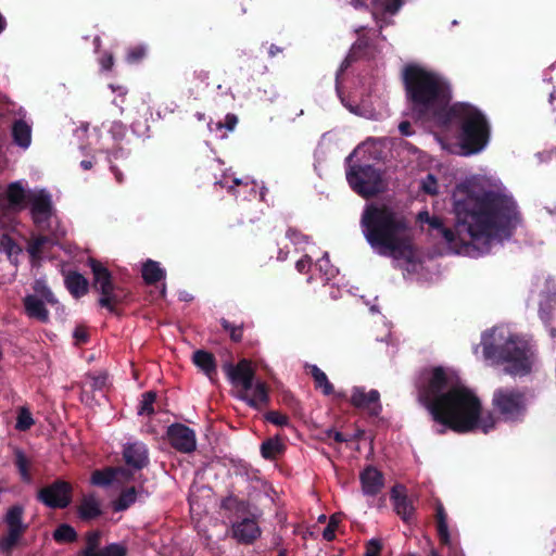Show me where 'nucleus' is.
<instances>
[{"mask_svg":"<svg viewBox=\"0 0 556 556\" xmlns=\"http://www.w3.org/2000/svg\"><path fill=\"white\" fill-rule=\"evenodd\" d=\"M417 391L419 402L440 426L435 430L439 434H444L446 429L466 433L477 428L488 433L495 427L493 414L481 416L478 396L443 367L425 371L417 383Z\"/></svg>","mask_w":556,"mask_h":556,"instance_id":"f257e3e1","label":"nucleus"},{"mask_svg":"<svg viewBox=\"0 0 556 556\" xmlns=\"http://www.w3.org/2000/svg\"><path fill=\"white\" fill-rule=\"evenodd\" d=\"M457 231L466 232L480 252H489L492 240L509 239L521 223V213L511 195L494 190H475L459 185L453 193Z\"/></svg>","mask_w":556,"mask_h":556,"instance_id":"f03ea898","label":"nucleus"},{"mask_svg":"<svg viewBox=\"0 0 556 556\" xmlns=\"http://www.w3.org/2000/svg\"><path fill=\"white\" fill-rule=\"evenodd\" d=\"M361 227L369 245L380 254L404 258L413 254L409 222L390 205L376 202L366 204Z\"/></svg>","mask_w":556,"mask_h":556,"instance_id":"7ed1b4c3","label":"nucleus"},{"mask_svg":"<svg viewBox=\"0 0 556 556\" xmlns=\"http://www.w3.org/2000/svg\"><path fill=\"white\" fill-rule=\"evenodd\" d=\"M402 78L406 99L416 117L433 119L439 124L451 106L452 90L448 81L416 64L405 66Z\"/></svg>","mask_w":556,"mask_h":556,"instance_id":"20e7f679","label":"nucleus"},{"mask_svg":"<svg viewBox=\"0 0 556 556\" xmlns=\"http://www.w3.org/2000/svg\"><path fill=\"white\" fill-rule=\"evenodd\" d=\"M443 116L439 125L458 124L459 144L464 155L477 154L489 143L490 124L478 108L469 103L457 102L451 105Z\"/></svg>","mask_w":556,"mask_h":556,"instance_id":"39448f33","label":"nucleus"},{"mask_svg":"<svg viewBox=\"0 0 556 556\" xmlns=\"http://www.w3.org/2000/svg\"><path fill=\"white\" fill-rule=\"evenodd\" d=\"M483 355L486 359L506 363L505 371L507 374L526 375L530 371L526 345L513 336L501 345L483 342Z\"/></svg>","mask_w":556,"mask_h":556,"instance_id":"423d86ee","label":"nucleus"},{"mask_svg":"<svg viewBox=\"0 0 556 556\" xmlns=\"http://www.w3.org/2000/svg\"><path fill=\"white\" fill-rule=\"evenodd\" d=\"M492 406L504 421L521 420L527 410L526 394L516 388H498L493 393Z\"/></svg>","mask_w":556,"mask_h":556,"instance_id":"0eeeda50","label":"nucleus"},{"mask_svg":"<svg viewBox=\"0 0 556 556\" xmlns=\"http://www.w3.org/2000/svg\"><path fill=\"white\" fill-rule=\"evenodd\" d=\"M346 180L354 192L365 199L383 191L382 176L374 165H352L346 170Z\"/></svg>","mask_w":556,"mask_h":556,"instance_id":"6e6552de","label":"nucleus"},{"mask_svg":"<svg viewBox=\"0 0 556 556\" xmlns=\"http://www.w3.org/2000/svg\"><path fill=\"white\" fill-rule=\"evenodd\" d=\"M24 508L21 505L11 506L3 518L7 526V533L0 538V551L10 554L18 544L22 536L28 529L23 522Z\"/></svg>","mask_w":556,"mask_h":556,"instance_id":"1a4fd4ad","label":"nucleus"},{"mask_svg":"<svg viewBox=\"0 0 556 556\" xmlns=\"http://www.w3.org/2000/svg\"><path fill=\"white\" fill-rule=\"evenodd\" d=\"M36 498L51 509H64L73 500V486L63 479H55L50 484L40 488Z\"/></svg>","mask_w":556,"mask_h":556,"instance_id":"9d476101","label":"nucleus"},{"mask_svg":"<svg viewBox=\"0 0 556 556\" xmlns=\"http://www.w3.org/2000/svg\"><path fill=\"white\" fill-rule=\"evenodd\" d=\"M223 370L225 371L231 384L235 387H241L242 392L252 391L255 370L252 367L250 359L242 358L236 365L230 362H226L223 365Z\"/></svg>","mask_w":556,"mask_h":556,"instance_id":"9b49d317","label":"nucleus"},{"mask_svg":"<svg viewBox=\"0 0 556 556\" xmlns=\"http://www.w3.org/2000/svg\"><path fill=\"white\" fill-rule=\"evenodd\" d=\"M167 440L173 448L180 453L189 454L197 448V437L193 429L179 422L167 427Z\"/></svg>","mask_w":556,"mask_h":556,"instance_id":"f8f14e48","label":"nucleus"},{"mask_svg":"<svg viewBox=\"0 0 556 556\" xmlns=\"http://www.w3.org/2000/svg\"><path fill=\"white\" fill-rule=\"evenodd\" d=\"M261 534L262 530L254 514L248 515L231 523V536L240 544H253Z\"/></svg>","mask_w":556,"mask_h":556,"instance_id":"ddd939ff","label":"nucleus"},{"mask_svg":"<svg viewBox=\"0 0 556 556\" xmlns=\"http://www.w3.org/2000/svg\"><path fill=\"white\" fill-rule=\"evenodd\" d=\"M390 500L393 503L394 511L403 522L409 525L415 521L414 501L408 497L404 485L395 484L390 491Z\"/></svg>","mask_w":556,"mask_h":556,"instance_id":"4468645a","label":"nucleus"},{"mask_svg":"<svg viewBox=\"0 0 556 556\" xmlns=\"http://www.w3.org/2000/svg\"><path fill=\"white\" fill-rule=\"evenodd\" d=\"M350 403L355 408L368 410L369 415L374 417L379 416L382 410L380 393L375 389L366 392L363 387H354Z\"/></svg>","mask_w":556,"mask_h":556,"instance_id":"2eb2a0df","label":"nucleus"},{"mask_svg":"<svg viewBox=\"0 0 556 556\" xmlns=\"http://www.w3.org/2000/svg\"><path fill=\"white\" fill-rule=\"evenodd\" d=\"M429 232L432 236L441 237L444 241L451 247L458 245H467L469 240H466L463 236L466 232H462L460 235L457 231V223L455 224V231L451 228L446 227L441 217L433 215V217L429 220Z\"/></svg>","mask_w":556,"mask_h":556,"instance_id":"dca6fc26","label":"nucleus"},{"mask_svg":"<svg viewBox=\"0 0 556 556\" xmlns=\"http://www.w3.org/2000/svg\"><path fill=\"white\" fill-rule=\"evenodd\" d=\"M30 192H26L21 181H14L8 185L2 207L11 212H21L29 201Z\"/></svg>","mask_w":556,"mask_h":556,"instance_id":"f3484780","label":"nucleus"},{"mask_svg":"<svg viewBox=\"0 0 556 556\" xmlns=\"http://www.w3.org/2000/svg\"><path fill=\"white\" fill-rule=\"evenodd\" d=\"M30 213L35 224L48 220L53 212L51 195L46 190L29 195Z\"/></svg>","mask_w":556,"mask_h":556,"instance_id":"a211bd4d","label":"nucleus"},{"mask_svg":"<svg viewBox=\"0 0 556 556\" xmlns=\"http://www.w3.org/2000/svg\"><path fill=\"white\" fill-rule=\"evenodd\" d=\"M123 459L135 470H141L149 464V451L144 443H127L123 447Z\"/></svg>","mask_w":556,"mask_h":556,"instance_id":"6ab92c4d","label":"nucleus"},{"mask_svg":"<svg viewBox=\"0 0 556 556\" xmlns=\"http://www.w3.org/2000/svg\"><path fill=\"white\" fill-rule=\"evenodd\" d=\"M88 265L92 273V289L99 294H106L108 289L115 285L112 273L106 266L96 258H89Z\"/></svg>","mask_w":556,"mask_h":556,"instance_id":"aec40b11","label":"nucleus"},{"mask_svg":"<svg viewBox=\"0 0 556 556\" xmlns=\"http://www.w3.org/2000/svg\"><path fill=\"white\" fill-rule=\"evenodd\" d=\"M359 480L364 494L369 496L377 495L384 484L382 472L370 465L359 473Z\"/></svg>","mask_w":556,"mask_h":556,"instance_id":"412c9836","label":"nucleus"},{"mask_svg":"<svg viewBox=\"0 0 556 556\" xmlns=\"http://www.w3.org/2000/svg\"><path fill=\"white\" fill-rule=\"evenodd\" d=\"M130 293L123 287L113 285L108 289V293L100 294L98 304L106 308L112 314H118L117 306L127 301Z\"/></svg>","mask_w":556,"mask_h":556,"instance_id":"4be33fe9","label":"nucleus"},{"mask_svg":"<svg viewBox=\"0 0 556 556\" xmlns=\"http://www.w3.org/2000/svg\"><path fill=\"white\" fill-rule=\"evenodd\" d=\"M220 508L227 513L229 519L236 518L238 520L252 514L250 503L233 494L222 500Z\"/></svg>","mask_w":556,"mask_h":556,"instance_id":"5701e85b","label":"nucleus"},{"mask_svg":"<svg viewBox=\"0 0 556 556\" xmlns=\"http://www.w3.org/2000/svg\"><path fill=\"white\" fill-rule=\"evenodd\" d=\"M25 312L29 318L40 323L49 321V312L46 308L45 301L36 295L29 294L23 299Z\"/></svg>","mask_w":556,"mask_h":556,"instance_id":"b1692460","label":"nucleus"},{"mask_svg":"<svg viewBox=\"0 0 556 556\" xmlns=\"http://www.w3.org/2000/svg\"><path fill=\"white\" fill-rule=\"evenodd\" d=\"M193 364L199 367L211 380L217 375V364L213 353L197 350L192 355Z\"/></svg>","mask_w":556,"mask_h":556,"instance_id":"393cba45","label":"nucleus"},{"mask_svg":"<svg viewBox=\"0 0 556 556\" xmlns=\"http://www.w3.org/2000/svg\"><path fill=\"white\" fill-rule=\"evenodd\" d=\"M241 399L253 408H261V406L267 405L269 402L267 384L264 381H257L252 394H250V392H243Z\"/></svg>","mask_w":556,"mask_h":556,"instance_id":"a878e982","label":"nucleus"},{"mask_svg":"<svg viewBox=\"0 0 556 556\" xmlns=\"http://www.w3.org/2000/svg\"><path fill=\"white\" fill-rule=\"evenodd\" d=\"M65 286L70 293L79 299L88 293L89 282L88 280L78 271H70L65 276Z\"/></svg>","mask_w":556,"mask_h":556,"instance_id":"bb28decb","label":"nucleus"},{"mask_svg":"<svg viewBox=\"0 0 556 556\" xmlns=\"http://www.w3.org/2000/svg\"><path fill=\"white\" fill-rule=\"evenodd\" d=\"M78 515L81 520H93L102 515L99 501L93 495L83 497L78 506Z\"/></svg>","mask_w":556,"mask_h":556,"instance_id":"cd10ccee","label":"nucleus"},{"mask_svg":"<svg viewBox=\"0 0 556 556\" xmlns=\"http://www.w3.org/2000/svg\"><path fill=\"white\" fill-rule=\"evenodd\" d=\"M13 142L27 149L31 142V127L24 119H16L12 125Z\"/></svg>","mask_w":556,"mask_h":556,"instance_id":"c85d7f7f","label":"nucleus"},{"mask_svg":"<svg viewBox=\"0 0 556 556\" xmlns=\"http://www.w3.org/2000/svg\"><path fill=\"white\" fill-rule=\"evenodd\" d=\"M371 48V40L366 35H359L357 40L352 45L351 50L344 61V67H348L350 63L366 56Z\"/></svg>","mask_w":556,"mask_h":556,"instance_id":"c756f323","label":"nucleus"},{"mask_svg":"<svg viewBox=\"0 0 556 556\" xmlns=\"http://www.w3.org/2000/svg\"><path fill=\"white\" fill-rule=\"evenodd\" d=\"M117 472H127V470L124 467H108L103 470H94L91 475V483L108 486L116 479Z\"/></svg>","mask_w":556,"mask_h":556,"instance_id":"7c9ffc66","label":"nucleus"},{"mask_svg":"<svg viewBox=\"0 0 556 556\" xmlns=\"http://www.w3.org/2000/svg\"><path fill=\"white\" fill-rule=\"evenodd\" d=\"M142 278L147 285H155L165 278V270L155 261L148 260L142 265Z\"/></svg>","mask_w":556,"mask_h":556,"instance_id":"2f4dec72","label":"nucleus"},{"mask_svg":"<svg viewBox=\"0 0 556 556\" xmlns=\"http://www.w3.org/2000/svg\"><path fill=\"white\" fill-rule=\"evenodd\" d=\"M139 492L135 486L124 489L118 497L113 501L112 507L114 511H124L128 509L137 500Z\"/></svg>","mask_w":556,"mask_h":556,"instance_id":"473e14b6","label":"nucleus"},{"mask_svg":"<svg viewBox=\"0 0 556 556\" xmlns=\"http://www.w3.org/2000/svg\"><path fill=\"white\" fill-rule=\"evenodd\" d=\"M285 444L280 441L279 438H269L262 442L261 444V455L265 459H276L278 455L282 454L285 451Z\"/></svg>","mask_w":556,"mask_h":556,"instance_id":"72a5a7b5","label":"nucleus"},{"mask_svg":"<svg viewBox=\"0 0 556 556\" xmlns=\"http://www.w3.org/2000/svg\"><path fill=\"white\" fill-rule=\"evenodd\" d=\"M311 375L314 379L316 389H321L325 395H330L333 393L332 383L328 380L327 375L318 366H311Z\"/></svg>","mask_w":556,"mask_h":556,"instance_id":"f704fd0d","label":"nucleus"},{"mask_svg":"<svg viewBox=\"0 0 556 556\" xmlns=\"http://www.w3.org/2000/svg\"><path fill=\"white\" fill-rule=\"evenodd\" d=\"M101 532L99 530L89 531L86 534V546L78 556H97L100 551Z\"/></svg>","mask_w":556,"mask_h":556,"instance_id":"c9c22d12","label":"nucleus"},{"mask_svg":"<svg viewBox=\"0 0 556 556\" xmlns=\"http://www.w3.org/2000/svg\"><path fill=\"white\" fill-rule=\"evenodd\" d=\"M210 72L205 70H194L187 81L190 84L189 91L193 94L197 90L208 85Z\"/></svg>","mask_w":556,"mask_h":556,"instance_id":"e433bc0d","label":"nucleus"},{"mask_svg":"<svg viewBox=\"0 0 556 556\" xmlns=\"http://www.w3.org/2000/svg\"><path fill=\"white\" fill-rule=\"evenodd\" d=\"M156 396H157L156 392L152 391V390L142 393L141 401H140V404L138 407V415H141V416L154 415L155 414L154 403L156 401Z\"/></svg>","mask_w":556,"mask_h":556,"instance_id":"4c0bfd02","label":"nucleus"},{"mask_svg":"<svg viewBox=\"0 0 556 556\" xmlns=\"http://www.w3.org/2000/svg\"><path fill=\"white\" fill-rule=\"evenodd\" d=\"M53 539L58 543H72L77 540V532L72 526L62 523L54 530Z\"/></svg>","mask_w":556,"mask_h":556,"instance_id":"58836bf2","label":"nucleus"},{"mask_svg":"<svg viewBox=\"0 0 556 556\" xmlns=\"http://www.w3.org/2000/svg\"><path fill=\"white\" fill-rule=\"evenodd\" d=\"M219 323L223 330L229 334V338L233 343H239L242 341L244 331L243 323L240 325H236L233 323H230L226 318H220Z\"/></svg>","mask_w":556,"mask_h":556,"instance_id":"ea45409f","label":"nucleus"},{"mask_svg":"<svg viewBox=\"0 0 556 556\" xmlns=\"http://www.w3.org/2000/svg\"><path fill=\"white\" fill-rule=\"evenodd\" d=\"M14 464L21 475L22 480L25 482H29L31 479L29 473V462L22 450H15Z\"/></svg>","mask_w":556,"mask_h":556,"instance_id":"a19ab883","label":"nucleus"},{"mask_svg":"<svg viewBox=\"0 0 556 556\" xmlns=\"http://www.w3.org/2000/svg\"><path fill=\"white\" fill-rule=\"evenodd\" d=\"M35 424L33 415L27 407H21L17 413L15 429L18 431H27Z\"/></svg>","mask_w":556,"mask_h":556,"instance_id":"79ce46f5","label":"nucleus"},{"mask_svg":"<svg viewBox=\"0 0 556 556\" xmlns=\"http://www.w3.org/2000/svg\"><path fill=\"white\" fill-rule=\"evenodd\" d=\"M49 242L50 239L47 236H39L31 240L27 247V252L29 253L31 260H40L43 248Z\"/></svg>","mask_w":556,"mask_h":556,"instance_id":"37998d69","label":"nucleus"},{"mask_svg":"<svg viewBox=\"0 0 556 556\" xmlns=\"http://www.w3.org/2000/svg\"><path fill=\"white\" fill-rule=\"evenodd\" d=\"M34 290L41 296V300L45 301L46 303L54 305L58 302L53 292L43 280H36L34 285Z\"/></svg>","mask_w":556,"mask_h":556,"instance_id":"c03bdc74","label":"nucleus"},{"mask_svg":"<svg viewBox=\"0 0 556 556\" xmlns=\"http://www.w3.org/2000/svg\"><path fill=\"white\" fill-rule=\"evenodd\" d=\"M147 54V48L143 45H136L129 47L126 53V61L129 64H136L141 62Z\"/></svg>","mask_w":556,"mask_h":556,"instance_id":"a18cd8bd","label":"nucleus"},{"mask_svg":"<svg viewBox=\"0 0 556 556\" xmlns=\"http://www.w3.org/2000/svg\"><path fill=\"white\" fill-rule=\"evenodd\" d=\"M341 518L339 515H332L329 519L327 527L323 531L324 540L331 542L336 538V530L339 526Z\"/></svg>","mask_w":556,"mask_h":556,"instance_id":"49530a36","label":"nucleus"},{"mask_svg":"<svg viewBox=\"0 0 556 556\" xmlns=\"http://www.w3.org/2000/svg\"><path fill=\"white\" fill-rule=\"evenodd\" d=\"M437 531L440 543L446 546L447 548H452V540L448 531L447 521L437 522Z\"/></svg>","mask_w":556,"mask_h":556,"instance_id":"de8ad7c7","label":"nucleus"},{"mask_svg":"<svg viewBox=\"0 0 556 556\" xmlns=\"http://www.w3.org/2000/svg\"><path fill=\"white\" fill-rule=\"evenodd\" d=\"M215 184L219 185L220 188H226L228 190V192H230L232 194H236L237 187H240V186L248 187L249 186L248 182H243L242 179L237 178V177H233L231 179V184H229L227 175H225L223 179L217 180Z\"/></svg>","mask_w":556,"mask_h":556,"instance_id":"09e8293b","label":"nucleus"},{"mask_svg":"<svg viewBox=\"0 0 556 556\" xmlns=\"http://www.w3.org/2000/svg\"><path fill=\"white\" fill-rule=\"evenodd\" d=\"M286 237L294 244L302 245L308 242V237L302 233L299 229L289 227Z\"/></svg>","mask_w":556,"mask_h":556,"instance_id":"8fccbe9b","label":"nucleus"},{"mask_svg":"<svg viewBox=\"0 0 556 556\" xmlns=\"http://www.w3.org/2000/svg\"><path fill=\"white\" fill-rule=\"evenodd\" d=\"M265 419L276 426L283 427L289 424V417L278 410H270L265 415Z\"/></svg>","mask_w":556,"mask_h":556,"instance_id":"3c124183","label":"nucleus"},{"mask_svg":"<svg viewBox=\"0 0 556 556\" xmlns=\"http://www.w3.org/2000/svg\"><path fill=\"white\" fill-rule=\"evenodd\" d=\"M421 189L430 195L437 194L438 192V181L432 174H428L427 177L421 182Z\"/></svg>","mask_w":556,"mask_h":556,"instance_id":"603ef678","label":"nucleus"},{"mask_svg":"<svg viewBox=\"0 0 556 556\" xmlns=\"http://www.w3.org/2000/svg\"><path fill=\"white\" fill-rule=\"evenodd\" d=\"M73 337L76 345L86 344L89 341L88 329L83 325H78L74 329Z\"/></svg>","mask_w":556,"mask_h":556,"instance_id":"864d4df0","label":"nucleus"},{"mask_svg":"<svg viewBox=\"0 0 556 556\" xmlns=\"http://www.w3.org/2000/svg\"><path fill=\"white\" fill-rule=\"evenodd\" d=\"M382 551V542L379 539H371L366 543V552L364 556H380Z\"/></svg>","mask_w":556,"mask_h":556,"instance_id":"5fc2aeb1","label":"nucleus"},{"mask_svg":"<svg viewBox=\"0 0 556 556\" xmlns=\"http://www.w3.org/2000/svg\"><path fill=\"white\" fill-rule=\"evenodd\" d=\"M109 132L116 141H121L126 135V126L122 122L115 121L111 124Z\"/></svg>","mask_w":556,"mask_h":556,"instance_id":"6e6d98bb","label":"nucleus"},{"mask_svg":"<svg viewBox=\"0 0 556 556\" xmlns=\"http://www.w3.org/2000/svg\"><path fill=\"white\" fill-rule=\"evenodd\" d=\"M237 124H238V117H237V115H235V114H232V113H228V114L225 116V121H224V123H223V124L220 123V124L218 125V127H219V128L224 127V128H226L227 130L232 131V130L236 128Z\"/></svg>","mask_w":556,"mask_h":556,"instance_id":"4d7b16f0","label":"nucleus"},{"mask_svg":"<svg viewBox=\"0 0 556 556\" xmlns=\"http://www.w3.org/2000/svg\"><path fill=\"white\" fill-rule=\"evenodd\" d=\"M325 434L328 439H332L333 441H336L337 443H344V442H348L350 441L342 432L340 431H337L336 429L333 428H330V429H327L325 431Z\"/></svg>","mask_w":556,"mask_h":556,"instance_id":"13d9d810","label":"nucleus"},{"mask_svg":"<svg viewBox=\"0 0 556 556\" xmlns=\"http://www.w3.org/2000/svg\"><path fill=\"white\" fill-rule=\"evenodd\" d=\"M103 71H111L114 65V56L110 52H105L99 60Z\"/></svg>","mask_w":556,"mask_h":556,"instance_id":"bf43d9fd","label":"nucleus"},{"mask_svg":"<svg viewBox=\"0 0 556 556\" xmlns=\"http://www.w3.org/2000/svg\"><path fill=\"white\" fill-rule=\"evenodd\" d=\"M312 265V260L308 255H304L295 263V268L299 273L305 274Z\"/></svg>","mask_w":556,"mask_h":556,"instance_id":"052dcab7","label":"nucleus"},{"mask_svg":"<svg viewBox=\"0 0 556 556\" xmlns=\"http://www.w3.org/2000/svg\"><path fill=\"white\" fill-rule=\"evenodd\" d=\"M106 384V376H93L91 377L90 388L91 390H102Z\"/></svg>","mask_w":556,"mask_h":556,"instance_id":"680f3d73","label":"nucleus"},{"mask_svg":"<svg viewBox=\"0 0 556 556\" xmlns=\"http://www.w3.org/2000/svg\"><path fill=\"white\" fill-rule=\"evenodd\" d=\"M403 0H387L384 3V11L390 14H395L402 7Z\"/></svg>","mask_w":556,"mask_h":556,"instance_id":"e2e57ef3","label":"nucleus"},{"mask_svg":"<svg viewBox=\"0 0 556 556\" xmlns=\"http://www.w3.org/2000/svg\"><path fill=\"white\" fill-rule=\"evenodd\" d=\"M435 521H447V514L441 503H438L435 507Z\"/></svg>","mask_w":556,"mask_h":556,"instance_id":"0e129e2a","label":"nucleus"},{"mask_svg":"<svg viewBox=\"0 0 556 556\" xmlns=\"http://www.w3.org/2000/svg\"><path fill=\"white\" fill-rule=\"evenodd\" d=\"M399 130L402 136H412L414 134L412 124L408 121H403L399 125Z\"/></svg>","mask_w":556,"mask_h":556,"instance_id":"69168bd1","label":"nucleus"},{"mask_svg":"<svg viewBox=\"0 0 556 556\" xmlns=\"http://www.w3.org/2000/svg\"><path fill=\"white\" fill-rule=\"evenodd\" d=\"M110 169H111L112 174L114 175V177H115L116 181H117L118 184H123V182H124V175H123V173L119 170V168H118L116 165H113V164H112V165L110 166Z\"/></svg>","mask_w":556,"mask_h":556,"instance_id":"338daca9","label":"nucleus"},{"mask_svg":"<svg viewBox=\"0 0 556 556\" xmlns=\"http://www.w3.org/2000/svg\"><path fill=\"white\" fill-rule=\"evenodd\" d=\"M433 217V215H430L428 211H422V212H419L418 215H417V219L418 222L420 223H426L428 224L429 220Z\"/></svg>","mask_w":556,"mask_h":556,"instance_id":"774afa93","label":"nucleus"}]
</instances>
